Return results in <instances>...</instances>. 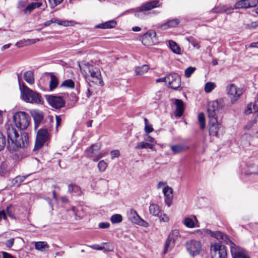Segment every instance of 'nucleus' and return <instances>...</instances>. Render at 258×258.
Segmentation results:
<instances>
[{"label": "nucleus", "instance_id": "c85d7f7f", "mask_svg": "<svg viewBox=\"0 0 258 258\" xmlns=\"http://www.w3.org/2000/svg\"><path fill=\"white\" fill-rule=\"evenodd\" d=\"M92 249L98 250H103L104 252H110L113 251V247L111 245H107L106 247L98 244H93L89 246Z\"/></svg>", "mask_w": 258, "mask_h": 258}, {"label": "nucleus", "instance_id": "9d476101", "mask_svg": "<svg viewBox=\"0 0 258 258\" xmlns=\"http://www.w3.org/2000/svg\"><path fill=\"white\" fill-rule=\"evenodd\" d=\"M45 97L48 104L53 108L60 109L65 105V101L60 96L49 95Z\"/></svg>", "mask_w": 258, "mask_h": 258}, {"label": "nucleus", "instance_id": "bb28decb", "mask_svg": "<svg viewBox=\"0 0 258 258\" xmlns=\"http://www.w3.org/2000/svg\"><path fill=\"white\" fill-rule=\"evenodd\" d=\"M149 212L150 214L154 216H159V214L161 212L160 207L156 204H152L149 206Z\"/></svg>", "mask_w": 258, "mask_h": 258}, {"label": "nucleus", "instance_id": "f03ea898", "mask_svg": "<svg viewBox=\"0 0 258 258\" xmlns=\"http://www.w3.org/2000/svg\"><path fill=\"white\" fill-rule=\"evenodd\" d=\"M21 98L27 103L41 104L43 103L42 98L40 95L29 89L24 84L20 85Z\"/></svg>", "mask_w": 258, "mask_h": 258}, {"label": "nucleus", "instance_id": "3c124183", "mask_svg": "<svg viewBox=\"0 0 258 258\" xmlns=\"http://www.w3.org/2000/svg\"><path fill=\"white\" fill-rule=\"evenodd\" d=\"M224 6H219L214 8L212 10L211 12L215 13H219L223 12Z\"/></svg>", "mask_w": 258, "mask_h": 258}, {"label": "nucleus", "instance_id": "680f3d73", "mask_svg": "<svg viewBox=\"0 0 258 258\" xmlns=\"http://www.w3.org/2000/svg\"><path fill=\"white\" fill-rule=\"evenodd\" d=\"M112 158L118 157L120 156V152L118 150H113L111 152Z\"/></svg>", "mask_w": 258, "mask_h": 258}, {"label": "nucleus", "instance_id": "6e6d98bb", "mask_svg": "<svg viewBox=\"0 0 258 258\" xmlns=\"http://www.w3.org/2000/svg\"><path fill=\"white\" fill-rule=\"evenodd\" d=\"M258 27V21L251 22L250 24H247L246 27L248 29H253Z\"/></svg>", "mask_w": 258, "mask_h": 258}, {"label": "nucleus", "instance_id": "a18cd8bd", "mask_svg": "<svg viewBox=\"0 0 258 258\" xmlns=\"http://www.w3.org/2000/svg\"><path fill=\"white\" fill-rule=\"evenodd\" d=\"M248 171L250 174H258V165H253L249 167Z\"/></svg>", "mask_w": 258, "mask_h": 258}, {"label": "nucleus", "instance_id": "0eeeda50", "mask_svg": "<svg viewBox=\"0 0 258 258\" xmlns=\"http://www.w3.org/2000/svg\"><path fill=\"white\" fill-rule=\"evenodd\" d=\"M223 106L222 100H217L209 103L208 113L209 118H217V114L219 109Z\"/></svg>", "mask_w": 258, "mask_h": 258}, {"label": "nucleus", "instance_id": "4be33fe9", "mask_svg": "<svg viewBox=\"0 0 258 258\" xmlns=\"http://www.w3.org/2000/svg\"><path fill=\"white\" fill-rule=\"evenodd\" d=\"M198 222V220L196 216H193L192 218L190 217H185L182 223L187 228H192L195 227H198L196 223Z\"/></svg>", "mask_w": 258, "mask_h": 258}, {"label": "nucleus", "instance_id": "bf43d9fd", "mask_svg": "<svg viewBox=\"0 0 258 258\" xmlns=\"http://www.w3.org/2000/svg\"><path fill=\"white\" fill-rule=\"evenodd\" d=\"M153 128L151 125L146 124L145 126V131L147 134H149L153 132Z\"/></svg>", "mask_w": 258, "mask_h": 258}, {"label": "nucleus", "instance_id": "473e14b6", "mask_svg": "<svg viewBox=\"0 0 258 258\" xmlns=\"http://www.w3.org/2000/svg\"><path fill=\"white\" fill-rule=\"evenodd\" d=\"M50 78L51 80L49 83V87L50 89L52 90L57 86L58 80L57 78L53 75H50Z\"/></svg>", "mask_w": 258, "mask_h": 258}, {"label": "nucleus", "instance_id": "de8ad7c7", "mask_svg": "<svg viewBox=\"0 0 258 258\" xmlns=\"http://www.w3.org/2000/svg\"><path fill=\"white\" fill-rule=\"evenodd\" d=\"M163 192L165 196H171L172 195V189L168 186H166L163 189Z\"/></svg>", "mask_w": 258, "mask_h": 258}, {"label": "nucleus", "instance_id": "4c0bfd02", "mask_svg": "<svg viewBox=\"0 0 258 258\" xmlns=\"http://www.w3.org/2000/svg\"><path fill=\"white\" fill-rule=\"evenodd\" d=\"M7 141L5 136L0 131V151L3 150L5 147Z\"/></svg>", "mask_w": 258, "mask_h": 258}, {"label": "nucleus", "instance_id": "c9c22d12", "mask_svg": "<svg viewBox=\"0 0 258 258\" xmlns=\"http://www.w3.org/2000/svg\"><path fill=\"white\" fill-rule=\"evenodd\" d=\"M35 247L36 249L42 251L46 248H48V246L45 242L39 241L35 243Z\"/></svg>", "mask_w": 258, "mask_h": 258}, {"label": "nucleus", "instance_id": "13d9d810", "mask_svg": "<svg viewBox=\"0 0 258 258\" xmlns=\"http://www.w3.org/2000/svg\"><path fill=\"white\" fill-rule=\"evenodd\" d=\"M56 130H57L58 127L61 125V119L59 115H56Z\"/></svg>", "mask_w": 258, "mask_h": 258}, {"label": "nucleus", "instance_id": "423d86ee", "mask_svg": "<svg viewBox=\"0 0 258 258\" xmlns=\"http://www.w3.org/2000/svg\"><path fill=\"white\" fill-rule=\"evenodd\" d=\"M85 66L90 73L91 78L90 81L95 84H98L101 86H103V82L99 69L89 64H85Z\"/></svg>", "mask_w": 258, "mask_h": 258}, {"label": "nucleus", "instance_id": "aec40b11", "mask_svg": "<svg viewBox=\"0 0 258 258\" xmlns=\"http://www.w3.org/2000/svg\"><path fill=\"white\" fill-rule=\"evenodd\" d=\"M160 6V3L158 1H153L147 2L143 4L139 7V9L140 11H147L152 10L155 8L158 7Z\"/></svg>", "mask_w": 258, "mask_h": 258}, {"label": "nucleus", "instance_id": "f3484780", "mask_svg": "<svg viewBox=\"0 0 258 258\" xmlns=\"http://www.w3.org/2000/svg\"><path fill=\"white\" fill-rule=\"evenodd\" d=\"M258 3L257 0H240L236 3L235 9H246L255 7Z\"/></svg>", "mask_w": 258, "mask_h": 258}, {"label": "nucleus", "instance_id": "f257e3e1", "mask_svg": "<svg viewBox=\"0 0 258 258\" xmlns=\"http://www.w3.org/2000/svg\"><path fill=\"white\" fill-rule=\"evenodd\" d=\"M7 133L8 136V148H10V150L16 151L19 148H25L27 147L29 143V139L27 134L24 133L20 137L16 129L12 125L8 127Z\"/></svg>", "mask_w": 258, "mask_h": 258}, {"label": "nucleus", "instance_id": "e433bc0d", "mask_svg": "<svg viewBox=\"0 0 258 258\" xmlns=\"http://www.w3.org/2000/svg\"><path fill=\"white\" fill-rule=\"evenodd\" d=\"M61 86L73 89L75 87V83L71 79H68L62 82Z\"/></svg>", "mask_w": 258, "mask_h": 258}, {"label": "nucleus", "instance_id": "b1692460", "mask_svg": "<svg viewBox=\"0 0 258 258\" xmlns=\"http://www.w3.org/2000/svg\"><path fill=\"white\" fill-rule=\"evenodd\" d=\"M175 104L176 105L175 115L176 116L180 117L184 111L183 102L179 99H175Z\"/></svg>", "mask_w": 258, "mask_h": 258}, {"label": "nucleus", "instance_id": "cd10ccee", "mask_svg": "<svg viewBox=\"0 0 258 258\" xmlns=\"http://www.w3.org/2000/svg\"><path fill=\"white\" fill-rule=\"evenodd\" d=\"M24 79L25 81L30 85L34 83V75L31 71H28L24 74Z\"/></svg>", "mask_w": 258, "mask_h": 258}, {"label": "nucleus", "instance_id": "a19ab883", "mask_svg": "<svg viewBox=\"0 0 258 258\" xmlns=\"http://www.w3.org/2000/svg\"><path fill=\"white\" fill-rule=\"evenodd\" d=\"M216 87V85L213 82H208L205 84V91L206 93L211 92Z\"/></svg>", "mask_w": 258, "mask_h": 258}, {"label": "nucleus", "instance_id": "5701e85b", "mask_svg": "<svg viewBox=\"0 0 258 258\" xmlns=\"http://www.w3.org/2000/svg\"><path fill=\"white\" fill-rule=\"evenodd\" d=\"M170 149L173 154H178L188 149V147L183 144H176L172 145Z\"/></svg>", "mask_w": 258, "mask_h": 258}, {"label": "nucleus", "instance_id": "39448f33", "mask_svg": "<svg viewBox=\"0 0 258 258\" xmlns=\"http://www.w3.org/2000/svg\"><path fill=\"white\" fill-rule=\"evenodd\" d=\"M209 134L211 136L218 137L223 133V127L218 123L217 118H209Z\"/></svg>", "mask_w": 258, "mask_h": 258}, {"label": "nucleus", "instance_id": "393cba45", "mask_svg": "<svg viewBox=\"0 0 258 258\" xmlns=\"http://www.w3.org/2000/svg\"><path fill=\"white\" fill-rule=\"evenodd\" d=\"M68 192L80 196L82 194L80 187L76 184L71 183L68 185Z\"/></svg>", "mask_w": 258, "mask_h": 258}, {"label": "nucleus", "instance_id": "6ab92c4d", "mask_svg": "<svg viewBox=\"0 0 258 258\" xmlns=\"http://www.w3.org/2000/svg\"><path fill=\"white\" fill-rule=\"evenodd\" d=\"M35 123V128L36 129L42 122L44 115L42 111L38 110H32L30 112Z\"/></svg>", "mask_w": 258, "mask_h": 258}, {"label": "nucleus", "instance_id": "ddd939ff", "mask_svg": "<svg viewBox=\"0 0 258 258\" xmlns=\"http://www.w3.org/2000/svg\"><path fill=\"white\" fill-rule=\"evenodd\" d=\"M231 253L233 258H249L246 251L232 242L230 245Z\"/></svg>", "mask_w": 258, "mask_h": 258}, {"label": "nucleus", "instance_id": "f704fd0d", "mask_svg": "<svg viewBox=\"0 0 258 258\" xmlns=\"http://www.w3.org/2000/svg\"><path fill=\"white\" fill-rule=\"evenodd\" d=\"M174 245V242L170 239L168 238L166 240L163 253H166L169 249H171Z\"/></svg>", "mask_w": 258, "mask_h": 258}, {"label": "nucleus", "instance_id": "f8f14e48", "mask_svg": "<svg viewBox=\"0 0 258 258\" xmlns=\"http://www.w3.org/2000/svg\"><path fill=\"white\" fill-rule=\"evenodd\" d=\"M99 149L100 146L98 145H92L90 148L86 151V155L93 158L94 161H97L103 156V154L99 152Z\"/></svg>", "mask_w": 258, "mask_h": 258}, {"label": "nucleus", "instance_id": "4d7b16f0", "mask_svg": "<svg viewBox=\"0 0 258 258\" xmlns=\"http://www.w3.org/2000/svg\"><path fill=\"white\" fill-rule=\"evenodd\" d=\"M165 202L168 206L169 207L171 205L172 201V195L169 196H165Z\"/></svg>", "mask_w": 258, "mask_h": 258}, {"label": "nucleus", "instance_id": "49530a36", "mask_svg": "<svg viewBox=\"0 0 258 258\" xmlns=\"http://www.w3.org/2000/svg\"><path fill=\"white\" fill-rule=\"evenodd\" d=\"M196 69L194 67H189L187 68L184 72L185 76L187 78L190 77L191 75L194 72Z\"/></svg>", "mask_w": 258, "mask_h": 258}, {"label": "nucleus", "instance_id": "8fccbe9b", "mask_svg": "<svg viewBox=\"0 0 258 258\" xmlns=\"http://www.w3.org/2000/svg\"><path fill=\"white\" fill-rule=\"evenodd\" d=\"M158 217L159 218L160 221L167 222L169 220V217L165 214H162L161 212L159 214V216Z\"/></svg>", "mask_w": 258, "mask_h": 258}, {"label": "nucleus", "instance_id": "2f4dec72", "mask_svg": "<svg viewBox=\"0 0 258 258\" xmlns=\"http://www.w3.org/2000/svg\"><path fill=\"white\" fill-rule=\"evenodd\" d=\"M154 145L153 144H151L150 143L147 142H140L137 144V146L135 147L136 149H143L149 148L151 149H153L154 148Z\"/></svg>", "mask_w": 258, "mask_h": 258}, {"label": "nucleus", "instance_id": "2eb2a0df", "mask_svg": "<svg viewBox=\"0 0 258 258\" xmlns=\"http://www.w3.org/2000/svg\"><path fill=\"white\" fill-rule=\"evenodd\" d=\"M128 218L133 222L136 224L146 227L147 222L142 219L135 210H131L128 214Z\"/></svg>", "mask_w": 258, "mask_h": 258}, {"label": "nucleus", "instance_id": "58836bf2", "mask_svg": "<svg viewBox=\"0 0 258 258\" xmlns=\"http://www.w3.org/2000/svg\"><path fill=\"white\" fill-rule=\"evenodd\" d=\"M54 23H56L59 25L64 26H68L70 25H72L73 23V21H63L57 18H55Z\"/></svg>", "mask_w": 258, "mask_h": 258}, {"label": "nucleus", "instance_id": "20e7f679", "mask_svg": "<svg viewBox=\"0 0 258 258\" xmlns=\"http://www.w3.org/2000/svg\"><path fill=\"white\" fill-rule=\"evenodd\" d=\"M212 258H226L227 250L225 246L221 243H216L211 246Z\"/></svg>", "mask_w": 258, "mask_h": 258}, {"label": "nucleus", "instance_id": "864d4df0", "mask_svg": "<svg viewBox=\"0 0 258 258\" xmlns=\"http://www.w3.org/2000/svg\"><path fill=\"white\" fill-rule=\"evenodd\" d=\"M251 113H253V109L252 107V103H250L247 105L244 111V113L246 115H248Z\"/></svg>", "mask_w": 258, "mask_h": 258}, {"label": "nucleus", "instance_id": "338daca9", "mask_svg": "<svg viewBox=\"0 0 258 258\" xmlns=\"http://www.w3.org/2000/svg\"><path fill=\"white\" fill-rule=\"evenodd\" d=\"M54 20H55V18H52L51 19V20H49V21H46L45 23H44V25L45 26H49L50 24H52V23H54Z\"/></svg>", "mask_w": 258, "mask_h": 258}, {"label": "nucleus", "instance_id": "9b49d317", "mask_svg": "<svg viewBox=\"0 0 258 258\" xmlns=\"http://www.w3.org/2000/svg\"><path fill=\"white\" fill-rule=\"evenodd\" d=\"M187 251L192 255L199 254L201 250V245L199 241L191 240L186 243Z\"/></svg>", "mask_w": 258, "mask_h": 258}, {"label": "nucleus", "instance_id": "4468645a", "mask_svg": "<svg viewBox=\"0 0 258 258\" xmlns=\"http://www.w3.org/2000/svg\"><path fill=\"white\" fill-rule=\"evenodd\" d=\"M167 82L171 88L176 90L181 85L180 78L177 74H172L167 76Z\"/></svg>", "mask_w": 258, "mask_h": 258}, {"label": "nucleus", "instance_id": "c756f323", "mask_svg": "<svg viewBox=\"0 0 258 258\" xmlns=\"http://www.w3.org/2000/svg\"><path fill=\"white\" fill-rule=\"evenodd\" d=\"M116 24L115 21L111 20L99 24L96 27L101 29H110L115 27Z\"/></svg>", "mask_w": 258, "mask_h": 258}, {"label": "nucleus", "instance_id": "72a5a7b5", "mask_svg": "<svg viewBox=\"0 0 258 258\" xmlns=\"http://www.w3.org/2000/svg\"><path fill=\"white\" fill-rule=\"evenodd\" d=\"M169 46L172 50V51L176 54H180V48L177 45V44L173 41H169Z\"/></svg>", "mask_w": 258, "mask_h": 258}, {"label": "nucleus", "instance_id": "c03bdc74", "mask_svg": "<svg viewBox=\"0 0 258 258\" xmlns=\"http://www.w3.org/2000/svg\"><path fill=\"white\" fill-rule=\"evenodd\" d=\"M107 167V164L104 160L100 161L98 164V168L101 172H104Z\"/></svg>", "mask_w": 258, "mask_h": 258}, {"label": "nucleus", "instance_id": "79ce46f5", "mask_svg": "<svg viewBox=\"0 0 258 258\" xmlns=\"http://www.w3.org/2000/svg\"><path fill=\"white\" fill-rule=\"evenodd\" d=\"M110 220L112 223H120L122 220V217L120 214H114L111 216Z\"/></svg>", "mask_w": 258, "mask_h": 258}, {"label": "nucleus", "instance_id": "e2e57ef3", "mask_svg": "<svg viewBox=\"0 0 258 258\" xmlns=\"http://www.w3.org/2000/svg\"><path fill=\"white\" fill-rule=\"evenodd\" d=\"M110 226V224L107 222H101L99 224L100 228L104 229L107 228Z\"/></svg>", "mask_w": 258, "mask_h": 258}, {"label": "nucleus", "instance_id": "052dcab7", "mask_svg": "<svg viewBox=\"0 0 258 258\" xmlns=\"http://www.w3.org/2000/svg\"><path fill=\"white\" fill-rule=\"evenodd\" d=\"M14 238H11L10 239H8L6 241V246L9 248H10L14 244Z\"/></svg>", "mask_w": 258, "mask_h": 258}, {"label": "nucleus", "instance_id": "a878e982", "mask_svg": "<svg viewBox=\"0 0 258 258\" xmlns=\"http://www.w3.org/2000/svg\"><path fill=\"white\" fill-rule=\"evenodd\" d=\"M179 23V20L178 19H173L159 26L161 30H165L170 27H175Z\"/></svg>", "mask_w": 258, "mask_h": 258}, {"label": "nucleus", "instance_id": "0e129e2a", "mask_svg": "<svg viewBox=\"0 0 258 258\" xmlns=\"http://www.w3.org/2000/svg\"><path fill=\"white\" fill-rule=\"evenodd\" d=\"M26 5L25 2L23 1H19L17 4V8L21 9L25 7Z\"/></svg>", "mask_w": 258, "mask_h": 258}, {"label": "nucleus", "instance_id": "dca6fc26", "mask_svg": "<svg viewBox=\"0 0 258 258\" xmlns=\"http://www.w3.org/2000/svg\"><path fill=\"white\" fill-rule=\"evenodd\" d=\"M156 33L154 31H150L145 33L142 37V42L145 45H152L154 44L156 40Z\"/></svg>", "mask_w": 258, "mask_h": 258}, {"label": "nucleus", "instance_id": "09e8293b", "mask_svg": "<svg viewBox=\"0 0 258 258\" xmlns=\"http://www.w3.org/2000/svg\"><path fill=\"white\" fill-rule=\"evenodd\" d=\"M63 0H48V2L50 5V7L51 8H53L58 5L60 4Z\"/></svg>", "mask_w": 258, "mask_h": 258}, {"label": "nucleus", "instance_id": "7ed1b4c3", "mask_svg": "<svg viewBox=\"0 0 258 258\" xmlns=\"http://www.w3.org/2000/svg\"><path fill=\"white\" fill-rule=\"evenodd\" d=\"M13 120L16 126L21 130H26L30 124L31 118L24 111H18L13 115Z\"/></svg>", "mask_w": 258, "mask_h": 258}, {"label": "nucleus", "instance_id": "603ef678", "mask_svg": "<svg viewBox=\"0 0 258 258\" xmlns=\"http://www.w3.org/2000/svg\"><path fill=\"white\" fill-rule=\"evenodd\" d=\"M34 9L33 3H31L28 5L24 10V13L25 14L30 13Z\"/></svg>", "mask_w": 258, "mask_h": 258}, {"label": "nucleus", "instance_id": "a211bd4d", "mask_svg": "<svg viewBox=\"0 0 258 258\" xmlns=\"http://www.w3.org/2000/svg\"><path fill=\"white\" fill-rule=\"evenodd\" d=\"M207 233L218 240H220L221 241L229 244V245L233 242L227 235L220 231L213 232L210 230H207Z\"/></svg>", "mask_w": 258, "mask_h": 258}, {"label": "nucleus", "instance_id": "6e6552de", "mask_svg": "<svg viewBox=\"0 0 258 258\" xmlns=\"http://www.w3.org/2000/svg\"><path fill=\"white\" fill-rule=\"evenodd\" d=\"M226 91L232 104L235 103L238 100L242 93V90L233 84L227 87Z\"/></svg>", "mask_w": 258, "mask_h": 258}, {"label": "nucleus", "instance_id": "1a4fd4ad", "mask_svg": "<svg viewBox=\"0 0 258 258\" xmlns=\"http://www.w3.org/2000/svg\"><path fill=\"white\" fill-rule=\"evenodd\" d=\"M48 138V133L46 130L40 129L37 132L34 151L40 149L47 140Z\"/></svg>", "mask_w": 258, "mask_h": 258}, {"label": "nucleus", "instance_id": "774afa93", "mask_svg": "<svg viewBox=\"0 0 258 258\" xmlns=\"http://www.w3.org/2000/svg\"><path fill=\"white\" fill-rule=\"evenodd\" d=\"M3 258H14V257L12 255L6 252H3Z\"/></svg>", "mask_w": 258, "mask_h": 258}, {"label": "nucleus", "instance_id": "5fc2aeb1", "mask_svg": "<svg viewBox=\"0 0 258 258\" xmlns=\"http://www.w3.org/2000/svg\"><path fill=\"white\" fill-rule=\"evenodd\" d=\"M28 45V41L27 40H22L19 42H17L16 44V46L18 47H21L24 46Z\"/></svg>", "mask_w": 258, "mask_h": 258}, {"label": "nucleus", "instance_id": "37998d69", "mask_svg": "<svg viewBox=\"0 0 258 258\" xmlns=\"http://www.w3.org/2000/svg\"><path fill=\"white\" fill-rule=\"evenodd\" d=\"M198 120L200 127L203 130L205 128V118L203 113H200L198 115Z\"/></svg>", "mask_w": 258, "mask_h": 258}, {"label": "nucleus", "instance_id": "69168bd1", "mask_svg": "<svg viewBox=\"0 0 258 258\" xmlns=\"http://www.w3.org/2000/svg\"><path fill=\"white\" fill-rule=\"evenodd\" d=\"M156 82L157 83L164 82H167V76H166V77H164V78H159L156 80Z\"/></svg>", "mask_w": 258, "mask_h": 258}, {"label": "nucleus", "instance_id": "ea45409f", "mask_svg": "<svg viewBox=\"0 0 258 258\" xmlns=\"http://www.w3.org/2000/svg\"><path fill=\"white\" fill-rule=\"evenodd\" d=\"M179 236V231L178 230L175 229L172 231V232L169 235L168 238L172 240V241H173L174 242L175 240L177 239Z\"/></svg>", "mask_w": 258, "mask_h": 258}, {"label": "nucleus", "instance_id": "412c9836", "mask_svg": "<svg viewBox=\"0 0 258 258\" xmlns=\"http://www.w3.org/2000/svg\"><path fill=\"white\" fill-rule=\"evenodd\" d=\"M252 107L253 109V119L249 121L245 126V127L249 130L257 122V118H258V105L255 104H252Z\"/></svg>", "mask_w": 258, "mask_h": 258}, {"label": "nucleus", "instance_id": "7c9ffc66", "mask_svg": "<svg viewBox=\"0 0 258 258\" xmlns=\"http://www.w3.org/2000/svg\"><path fill=\"white\" fill-rule=\"evenodd\" d=\"M149 69L148 65L144 64L140 67H137L135 68V73L137 75H143L147 73Z\"/></svg>", "mask_w": 258, "mask_h": 258}]
</instances>
